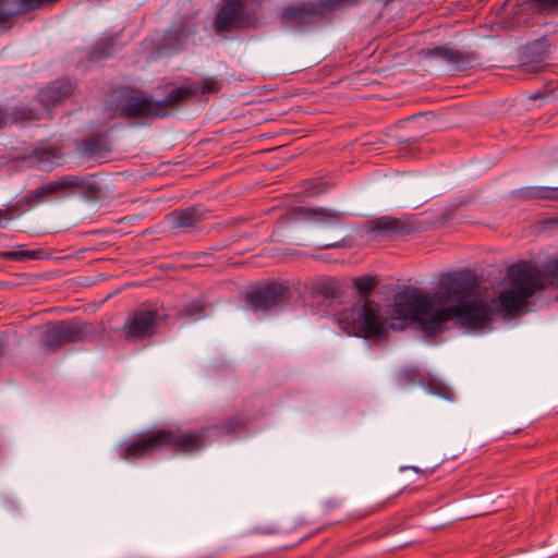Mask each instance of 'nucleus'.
<instances>
[{"label":"nucleus","instance_id":"26","mask_svg":"<svg viewBox=\"0 0 558 558\" xmlns=\"http://www.w3.org/2000/svg\"><path fill=\"white\" fill-rule=\"evenodd\" d=\"M475 60L476 54L474 52H463L454 49L448 64L454 66L457 71H466L473 66Z\"/></svg>","mask_w":558,"mask_h":558},{"label":"nucleus","instance_id":"18","mask_svg":"<svg viewBox=\"0 0 558 558\" xmlns=\"http://www.w3.org/2000/svg\"><path fill=\"white\" fill-rule=\"evenodd\" d=\"M531 298V291H523L519 288L506 289L498 296V308L509 315H517Z\"/></svg>","mask_w":558,"mask_h":558},{"label":"nucleus","instance_id":"20","mask_svg":"<svg viewBox=\"0 0 558 558\" xmlns=\"http://www.w3.org/2000/svg\"><path fill=\"white\" fill-rule=\"evenodd\" d=\"M78 150L86 157L102 156L111 151L110 138L106 132H96L78 143Z\"/></svg>","mask_w":558,"mask_h":558},{"label":"nucleus","instance_id":"27","mask_svg":"<svg viewBox=\"0 0 558 558\" xmlns=\"http://www.w3.org/2000/svg\"><path fill=\"white\" fill-rule=\"evenodd\" d=\"M205 307L201 301H192L182 306L179 316L182 318L198 319L204 316Z\"/></svg>","mask_w":558,"mask_h":558},{"label":"nucleus","instance_id":"38","mask_svg":"<svg viewBox=\"0 0 558 558\" xmlns=\"http://www.w3.org/2000/svg\"><path fill=\"white\" fill-rule=\"evenodd\" d=\"M407 469H411L416 473H423V471L416 466H407ZM401 470H405V468H401Z\"/></svg>","mask_w":558,"mask_h":558},{"label":"nucleus","instance_id":"21","mask_svg":"<svg viewBox=\"0 0 558 558\" xmlns=\"http://www.w3.org/2000/svg\"><path fill=\"white\" fill-rule=\"evenodd\" d=\"M520 7L521 10H527L538 15L558 14V0H525Z\"/></svg>","mask_w":558,"mask_h":558},{"label":"nucleus","instance_id":"9","mask_svg":"<svg viewBox=\"0 0 558 558\" xmlns=\"http://www.w3.org/2000/svg\"><path fill=\"white\" fill-rule=\"evenodd\" d=\"M160 318L157 310L141 307L133 311L121 328L125 341L135 342L154 337L159 330Z\"/></svg>","mask_w":558,"mask_h":558},{"label":"nucleus","instance_id":"12","mask_svg":"<svg viewBox=\"0 0 558 558\" xmlns=\"http://www.w3.org/2000/svg\"><path fill=\"white\" fill-rule=\"evenodd\" d=\"M507 276L514 288L531 291V296L543 289L541 271L532 262L524 260L509 266Z\"/></svg>","mask_w":558,"mask_h":558},{"label":"nucleus","instance_id":"32","mask_svg":"<svg viewBox=\"0 0 558 558\" xmlns=\"http://www.w3.org/2000/svg\"><path fill=\"white\" fill-rule=\"evenodd\" d=\"M454 49L445 47V46H438L432 49L427 50V56L432 58L441 59L446 63L449 62V59L452 57V52Z\"/></svg>","mask_w":558,"mask_h":558},{"label":"nucleus","instance_id":"7","mask_svg":"<svg viewBox=\"0 0 558 558\" xmlns=\"http://www.w3.org/2000/svg\"><path fill=\"white\" fill-rule=\"evenodd\" d=\"M97 333L92 323L61 320L48 327L43 337V344L50 351H57L64 344L94 339Z\"/></svg>","mask_w":558,"mask_h":558},{"label":"nucleus","instance_id":"13","mask_svg":"<svg viewBox=\"0 0 558 558\" xmlns=\"http://www.w3.org/2000/svg\"><path fill=\"white\" fill-rule=\"evenodd\" d=\"M399 380L405 385H421L429 393L445 399H451L452 390L437 378L424 375L417 367L404 368L399 374Z\"/></svg>","mask_w":558,"mask_h":558},{"label":"nucleus","instance_id":"33","mask_svg":"<svg viewBox=\"0 0 558 558\" xmlns=\"http://www.w3.org/2000/svg\"><path fill=\"white\" fill-rule=\"evenodd\" d=\"M17 210V206H9L5 209H0V228L5 227L13 218Z\"/></svg>","mask_w":558,"mask_h":558},{"label":"nucleus","instance_id":"3","mask_svg":"<svg viewBox=\"0 0 558 558\" xmlns=\"http://www.w3.org/2000/svg\"><path fill=\"white\" fill-rule=\"evenodd\" d=\"M209 429L150 428L136 435L132 440L120 442L116 451L121 460L126 461L150 458L163 451H169L173 456L191 454L205 448V438Z\"/></svg>","mask_w":558,"mask_h":558},{"label":"nucleus","instance_id":"1","mask_svg":"<svg viewBox=\"0 0 558 558\" xmlns=\"http://www.w3.org/2000/svg\"><path fill=\"white\" fill-rule=\"evenodd\" d=\"M478 287V278L470 269L447 272L440 277V290L434 298L438 307L437 335L442 333L451 320L471 330H481L490 324L492 313L487 302L473 298Z\"/></svg>","mask_w":558,"mask_h":558},{"label":"nucleus","instance_id":"29","mask_svg":"<svg viewBox=\"0 0 558 558\" xmlns=\"http://www.w3.org/2000/svg\"><path fill=\"white\" fill-rule=\"evenodd\" d=\"M529 195L537 199L558 201V187L535 186L531 187Z\"/></svg>","mask_w":558,"mask_h":558},{"label":"nucleus","instance_id":"35","mask_svg":"<svg viewBox=\"0 0 558 558\" xmlns=\"http://www.w3.org/2000/svg\"><path fill=\"white\" fill-rule=\"evenodd\" d=\"M8 122H9L8 111H5L2 106H0V129L5 128Z\"/></svg>","mask_w":558,"mask_h":558},{"label":"nucleus","instance_id":"24","mask_svg":"<svg viewBox=\"0 0 558 558\" xmlns=\"http://www.w3.org/2000/svg\"><path fill=\"white\" fill-rule=\"evenodd\" d=\"M117 47V38L106 37L99 39L90 51V57L96 60L110 58L114 54Z\"/></svg>","mask_w":558,"mask_h":558},{"label":"nucleus","instance_id":"28","mask_svg":"<svg viewBox=\"0 0 558 558\" xmlns=\"http://www.w3.org/2000/svg\"><path fill=\"white\" fill-rule=\"evenodd\" d=\"M59 0H16L19 9L14 12V16L40 9L44 4L56 3ZM11 12L13 13V11Z\"/></svg>","mask_w":558,"mask_h":558},{"label":"nucleus","instance_id":"41","mask_svg":"<svg viewBox=\"0 0 558 558\" xmlns=\"http://www.w3.org/2000/svg\"><path fill=\"white\" fill-rule=\"evenodd\" d=\"M554 222L558 225V218H555V219H554Z\"/></svg>","mask_w":558,"mask_h":558},{"label":"nucleus","instance_id":"30","mask_svg":"<svg viewBox=\"0 0 558 558\" xmlns=\"http://www.w3.org/2000/svg\"><path fill=\"white\" fill-rule=\"evenodd\" d=\"M191 88L195 89L197 93L195 95H191L186 101L192 98V97H196V96H199V95H205V94H216L218 92H220L221 89V83L219 81H217L216 78L214 77H209L207 78L201 86V88H197V87H193V86H190Z\"/></svg>","mask_w":558,"mask_h":558},{"label":"nucleus","instance_id":"22","mask_svg":"<svg viewBox=\"0 0 558 558\" xmlns=\"http://www.w3.org/2000/svg\"><path fill=\"white\" fill-rule=\"evenodd\" d=\"M247 426V420L244 415L238 414L227 418L221 424L216 425L213 429L217 430L218 434L235 435L242 432Z\"/></svg>","mask_w":558,"mask_h":558},{"label":"nucleus","instance_id":"36","mask_svg":"<svg viewBox=\"0 0 558 558\" xmlns=\"http://www.w3.org/2000/svg\"><path fill=\"white\" fill-rule=\"evenodd\" d=\"M381 508H383V506H381V505L376 506V507H374V508H372V509H369V510H366V511H364L363 513H361V514L356 515L354 519L360 520V519L366 518V517H368V515H371V514H373V513H376V512H377V511H379Z\"/></svg>","mask_w":558,"mask_h":558},{"label":"nucleus","instance_id":"23","mask_svg":"<svg viewBox=\"0 0 558 558\" xmlns=\"http://www.w3.org/2000/svg\"><path fill=\"white\" fill-rule=\"evenodd\" d=\"M8 114L9 121L12 123L39 121L41 119V113L28 106H15Z\"/></svg>","mask_w":558,"mask_h":558},{"label":"nucleus","instance_id":"31","mask_svg":"<svg viewBox=\"0 0 558 558\" xmlns=\"http://www.w3.org/2000/svg\"><path fill=\"white\" fill-rule=\"evenodd\" d=\"M38 252L36 251H5L1 254V256L8 260H26V259H36Z\"/></svg>","mask_w":558,"mask_h":558},{"label":"nucleus","instance_id":"39","mask_svg":"<svg viewBox=\"0 0 558 558\" xmlns=\"http://www.w3.org/2000/svg\"><path fill=\"white\" fill-rule=\"evenodd\" d=\"M340 245L338 243H335V244H326L323 246V248H333V247H339Z\"/></svg>","mask_w":558,"mask_h":558},{"label":"nucleus","instance_id":"11","mask_svg":"<svg viewBox=\"0 0 558 558\" xmlns=\"http://www.w3.org/2000/svg\"><path fill=\"white\" fill-rule=\"evenodd\" d=\"M340 220L341 214L332 209L295 206L287 209L278 219V223L284 226L296 221H313L317 223L333 225L339 223Z\"/></svg>","mask_w":558,"mask_h":558},{"label":"nucleus","instance_id":"5","mask_svg":"<svg viewBox=\"0 0 558 558\" xmlns=\"http://www.w3.org/2000/svg\"><path fill=\"white\" fill-rule=\"evenodd\" d=\"M435 293L423 296L415 287H407L397 292L393 296V308L398 319L402 320L401 326L395 325L393 329H403L405 322L411 320L420 326L426 337L437 336L436 324L430 322L437 318V301Z\"/></svg>","mask_w":558,"mask_h":558},{"label":"nucleus","instance_id":"15","mask_svg":"<svg viewBox=\"0 0 558 558\" xmlns=\"http://www.w3.org/2000/svg\"><path fill=\"white\" fill-rule=\"evenodd\" d=\"M76 84L69 78H62L50 83L38 93V100L44 108L50 109L75 94Z\"/></svg>","mask_w":558,"mask_h":558},{"label":"nucleus","instance_id":"6","mask_svg":"<svg viewBox=\"0 0 558 558\" xmlns=\"http://www.w3.org/2000/svg\"><path fill=\"white\" fill-rule=\"evenodd\" d=\"M95 174L88 175H62L56 181L43 184L34 190H31L22 199L25 204L29 205L37 202L45 196L57 194L61 191L69 189H77L80 194L87 201H96L100 196L101 186L93 180Z\"/></svg>","mask_w":558,"mask_h":558},{"label":"nucleus","instance_id":"37","mask_svg":"<svg viewBox=\"0 0 558 558\" xmlns=\"http://www.w3.org/2000/svg\"><path fill=\"white\" fill-rule=\"evenodd\" d=\"M551 275L556 279V282L558 284V259L553 265Z\"/></svg>","mask_w":558,"mask_h":558},{"label":"nucleus","instance_id":"8","mask_svg":"<svg viewBox=\"0 0 558 558\" xmlns=\"http://www.w3.org/2000/svg\"><path fill=\"white\" fill-rule=\"evenodd\" d=\"M251 26V14L245 0H221L214 28L218 34L243 31Z\"/></svg>","mask_w":558,"mask_h":558},{"label":"nucleus","instance_id":"16","mask_svg":"<svg viewBox=\"0 0 558 558\" xmlns=\"http://www.w3.org/2000/svg\"><path fill=\"white\" fill-rule=\"evenodd\" d=\"M325 16L323 7L302 8L287 7L283 9L281 19L283 24L291 26H311L322 21Z\"/></svg>","mask_w":558,"mask_h":558},{"label":"nucleus","instance_id":"40","mask_svg":"<svg viewBox=\"0 0 558 558\" xmlns=\"http://www.w3.org/2000/svg\"><path fill=\"white\" fill-rule=\"evenodd\" d=\"M3 347H4V342H3L2 338L0 337V356H2V354H3Z\"/></svg>","mask_w":558,"mask_h":558},{"label":"nucleus","instance_id":"19","mask_svg":"<svg viewBox=\"0 0 558 558\" xmlns=\"http://www.w3.org/2000/svg\"><path fill=\"white\" fill-rule=\"evenodd\" d=\"M369 230L378 236L404 235L410 227L398 218L384 216L369 222Z\"/></svg>","mask_w":558,"mask_h":558},{"label":"nucleus","instance_id":"2","mask_svg":"<svg viewBox=\"0 0 558 558\" xmlns=\"http://www.w3.org/2000/svg\"><path fill=\"white\" fill-rule=\"evenodd\" d=\"M196 93L195 89L184 85H166L163 98L156 100L141 89L119 86L112 90L114 117L126 121L132 126L144 124L145 121L163 119Z\"/></svg>","mask_w":558,"mask_h":558},{"label":"nucleus","instance_id":"10","mask_svg":"<svg viewBox=\"0 0 558 558\" xmlns=\"http://www.w3.org/2000/svg\"><path fill=\"white\" fill-rule=\"evenodd\" d=\"M289 301V288L279 282H269L250 291L246 302L254 312H268Z\"/></svg>","mask_w":558,"mask_h":558},{"label":"nucleus","instance_id":"17","mask_svg":"<svg viewBox=\"0 0 558 558\" xmlns=\"http://www.w3.org/2000/svg\"><path fill=\"white\" fill-rule=\"evenodd\" d=\"M196 34L195 25L190 19L184 17L167 29L161 38V46L166 49L179 51L183 41Z\"/></svg>","mask_w":558,"mask_h":558},{"label":"nucleus","instance_id":"25","mask_svg":"<svg viewBox=\"0 0 558 558\" xmlns=\"http://www.w3.org/2000/svg\"><path fill=\"white\" fill-rule=\"evenodd\" d=\"M339 284L335 280H320L313 284L312 294L324 299H336L339 296Z\"/></svg>","mask_w":558,"mask_h":558},{"label":"nucleus","instance_id":"4","mask_svg":"<svg viewBox=\"0 0 558 558\" xmlns=\"http://www.w3.org/2000/svg\"><path fill=\"white\" fill-rule=\"evenodd\" d=\"M377 280L373 277H360L354 280V287L363 301L352 304L338 314L339 327L348 335L364 339L384 340L388 337L393 323H389L381 313V306L368 299L375 289Z\"/></svg>","mask_w":558,"mask_h":558},{"label":"nucleus","instance_id":"34","mask_svg":"<svg viewBox=\"0 0 558 558\" xmlns=\"http://www.w3.org/2000/svg\"><path fill=\"white\" fill-rule=\"evenodd\" d=\"M14 17V13L0 8V24L7 23Z\"/></svg>","mask_w":558,"mask_h":558},{"label":"nucleus","instance_id":"14","mask_svg":"<svg viewBox=\"0 0 558 558\" xmlns=\"http://www.w3.org/2000/svg\"><path fill=\"white\" fill-rule=\"evenodd\" d=\"M209 211L203 205H193L184 209H175L166 216L172 229L190 230L205 220Z\"/></svg>","mask_w":558,"mask_h":558}]
</instances>
